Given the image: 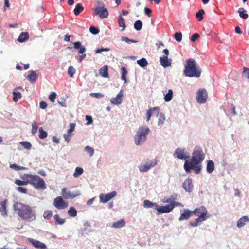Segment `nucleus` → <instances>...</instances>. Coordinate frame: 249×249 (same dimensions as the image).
<instances>
[{
	"mask_svg": "<svg viewBox=\"0 0 249 249\" xmlns=\"http://www.w3.org/2000/svg\"><path fill=\"white\" fill-rule=\"evenodd\" d=\"M205 157L202 148L196 147L192 153L191 159H188L185 161L183 166L185 171L187 173H190L193 170L196 174H199L202 168V162Z\"/></svg>",
	"mask_w": 249,
	"mask_h": 249,
	"instance_id": "f257e3e1",
	"label": "nucleus"
},
{
	"mask_svg": "<svg viewBox=\"0 0 249 249\" xmlns=\"http://www.w3.org/2000/svg\"><path fill=\"white\" fill-rule=\"evenodd\" d=\"M15 212L22 220L32 221L36 219L35 211L29 205L16 202L13 206Z\"/></svg>",
	"mask_w": 249,
	"mask_h": 249,
	"instance_id": "f03ea898",
	"label": "nucleus"
},
{
	"mask_svg": "<svg viewBox=\"0 0 249 249\" xmlns=\"http://www.w3.org/2000/svg\"><path fill=\"white\" fill-rule=\"evenodd\" d=\"M184 67V73L186 76L197 78L200 76L201 69L194 59L190 58L187 60Z\"/></svg>",
	"mask_w": 249,
	"mask_h": 249,
	"instance_id": "7ed1b4c3",
	"label": "nucleus"
},
{
	"mask_svg": "<svg viewBox=\"0 0 249 249\" xmlns=\"http://www.w3.org/2000/svg\"><path fill=\"white\" fill-rule=\"evenodd\" d=\"M28 184L32 185L37 189H45L46 188L44 180L38 175L27 174Z\"/></svg>",
	"mask_w": 249,
	"mask_h": 249,
	"instance_id": "20e7f679",
	"label": "nucleus"
},
{
	"mask_svg": "<svg viewBox=\"0 0 249 249\" xmlns=\"http://www.w3.org/2000/svg\"><path fill=\"white\" fill-rule=\"evenodd\" d=\"M150 132L149 128L145 126L139 127L134 136V142L136 145H139L146 140L147 136Z\"/></svg>",
	"mask_w": 249,
	"mask_h": 249,
	"instance_id": "39448f33",
	"label": "nucleus"
},
{
	"mask_svg": "<svg viewBox=\"0 0 249 249\" xmlns=\"http://www.w3.org/2000/svg\"><path fill=\"white\" fill-rule=\"evenodd\" d=\"M156 115L158 116V125L161 126L164 124L165 120V117L163 113H160V108L158 107H154L150 108L149 110H147L146 115V121L148 122L150 120L152 115Z\"/></svg>",
	"mask_w": 249,
	"mask_h": 249,
	"instance_id": "423d86ee",
	"label": "nucleus"
},
{
	"mask_svg": "<svg viewBox=\"0 0 249 249\" xmlns=\"http://www.w3.org/2000/svg\"><path fill=\"white\" fill-rule=\"evenodd\" d=\"M61 195L63 197L66 199H73L81 195V192L79 190H76L71 192L69 190L66 188H64L62 189Z\"/></svg>",
	"mask_w": 249,
	"mask_h": 249,
	"instance_id": "0eeeda50",
	"label": "nucleus"
},
{
	"mask_svg": "<svg viewBox=\"0 0 249 249\" xmlns=\"http://www.w3.org/2000/svg\"><path fill=\"white\" fill-rule=\"evenodd\" d=\"M145 162V164L142 163L138 167L141 172H147L157 164V160L155 159L150 160L147 159Z\"/></svg>",
	"mask_w": 249,
	"mask_h": 249,
	"instance_id": "6e6552de",
	"label": "nucleus"
},
{
	"mask_svg": "<svg viewBox=\"0 0 249 249\" xmlns=\"http://www.w3.org/2000/svg\"><path fill=\"white\" fill-rule=\"evenodd\" d=\"M101 6V7H96L94 8V15H98L100 18L102 19L107 18L108 16L107 10L105 8L103 3H102Z\"/></svg>",
	"mask_w": 249,
	"mask_h": 249,
	"instance_id": "1a4fd4ad",
	"label": "nucleus"
},
{
	"mask_svg": "<svg viewBox=\"0 0 249 249\" xmlns=\"http://www.w3.org/2000/svg\"><path fill=\"white\" fill-rule=\"evenodd\" d=\"M53 204L58 209H63L68 206V202H65L61 196L54 199Z\"/></svg>",
	"mask_w": 249,
	"mask_h": 249,
	"instance_id": "9d476101",
	"label": "nucleus"
},
{
	"mask_svg": "<svg viewBox=\"0 0 249 249\" xmlns=\"http://www.w3.org/2000/svg\"><path fill=\"white\" fill-rule=\"evenodd\" d=\"M207 92L205 89H199L196 94V99L199 103H204L207 98Z\"/></svg>",
	"mask_w": 249,
	"mask_h": 249,
	"instance_id": "9b49d317",
	"label": "nucleus"
},
{
	"mask_svg": "<svg viewBox=\"0 0 249 249\" xmlns=\"http://www.w3.org/2000/svg\"><path fill=\"white\" fill-rule=\"evenodd\" d=\"M116 195V191H112L107 194H101L99 195L100 202L101 203H105L107 202Z\"/></svg>",
	"mask_w": 249,
	"mask_h": 249,
	"instance_id": "f8f14e48",
	"label": "nucleus"
},
{
	"mask_svg": "<svg viewBox=\"0 0 249 249\" xmlns=\"http://www.w3.org/2000/svg\"><path fill=\"white\" fill-rule=\"evenodd\" d=\"M174 208V205L173 203L161 206H160L157 204L156 207H155V209L159 213H163L171 212Z\"/></svg>",
	"mask_w": 249,
	"mask_h": 249,
	"instance_id": "ddd939ff",
	"label": "nucleus"
},
{
	"mask_svg": "<svg viewBox=\"0 0 249 249\" xmlns=\"http://www.w3.org/2000/svg\"><path fill=\"white\" fill-rule=\"evenodd\" d=\"M174 156L178 159L183 160L185 161L189 159V156L185 152L184 149L177 148L174 152Z\"/></svg>",
	"mask_w": 249,
	"mask_h": 249,
	"instance_id": "4468645a",
	"label": "nucleus"
},
{
	"mask_svg": "<svg viewBox=\"0 0 249 249\" xmlns=\"http://www.w3.org/2000/svg\"><path fill=\"white\" fill-rule=\"evenodd\" d=\"M192 213H194L197 216L207 217L208 211L204 206H201L196 208L194 211H192Z\"/></svg>",
	"mask_w": 249,
	"mask_h": 249,
	"instance_id": "2eb2a0df",
	"label": "nucleus"
},
{
	"mask_svg": "<svg viewBox=\"0 0 249 249\" xmlns=\"http://www.w3.org/2000/svg\"><path fill=\"white\" fill-rule=\"evenodd\" d=\"M28 240L30 243L32 244V245L34 247H35L36 248H38L40 249H45L46 248V245L44 243H42L38 240H35L34 239L30 238H28Z\"/></svg>",
	"mask_w": 249,
	"mask_h": 249,
	"instance_id": "dca6fc26",
	"label": "nucleus"
},
{
	"mask_svg": "<svg viewBox=\"0 0 249 249\" xmlns=\"http://www.w3.org/2000/svg\"><path fill=\"white\" fill-rule=\"evenodd\" d=\"M27 174H24L20 176V178L22 180L19 179H16L15 180V183L21 187V186L26 185L28 184V178L27 177Z\"/></svg>",
	"mask_w": 249,
	"mask_h": 249,
	"instance_id": "f3484780",
	"label": "nucleus"
},
{
	"mask_svg": "<svg viewBox=\"0 0 249 249\" xmlns=\"http://www.w3.org/2000/svg\"><path fill=\"white\" fill-rule=\"evenodd\" d=\"M182 187L186 191L191 192L193 188L192 179L191 178L186 179L183 183Z\"/></svg>",
	"mask_w": 249,
	"mask_h": 249,
	"instance_id": "a211bd4d",
	"label": "nucleus"
},
{
	"mask_svg": "<svg viewBox=\"0 0 249 249\" xmlns=\"http://www.w3.org/2000/svg\"><path fill=\"white\" fill-rule=\"evenodd\" d=\"M123 97V91L121 90L116 97L113 98L110 100V102L113 105H118L122 103Z\"/></svg>",
	"mask_w": 249,
	"mask_h": 249,
	"instance_id": "6ab92c4d",
	"label": "nucleus"
},
{
	"mask_svg": "<svg viewBox=\"0 0 249 249\" xmlns=\"http://www.w3.org/2000/svg\"><path fill=\"white\" fill-rule=\"evenodd\" d=\"M160 64L163 67L166 68L171 65V60L169 59L167 56H163L160 58Z\"/></svg>",
	"mask_w": 249,
	"mask_h": 249,
	"instance_id": "aec40b11",
	"label": "nucleus"
},
{
	"mask_svg": "<svg viewBox=\"0 0 249 249\" xmlns=\"http://www.w3.org/2000/svg\"><path fill=\"white\" fill-rule=\"evenodd\" d=\"M207 219V217L198 216V217L195 219L194 221L190 222V225L191 226L193 227H197L202 222L205 221Z\"/></svg>",
	"mask_w": 249,
	"mask_h": 249,
	"instance_id": "412c9836",
	"label": "nucleus"
},
{
	"mask_svg": "<svg viewBox=\"0 0 249 249\" xmlns=\"http://www.w3.org/2000/svg\"><path fill=\"white\" fill-rule=\"evenodd\" d=\"M73 48L75 49L78 50L79 53L83 54L86 51V48L82 46L81 43L79 41L73 43Z\"/></svg>",
	"mask_w": 249,
	"mask_h": 249,
	"instance_id": "4be33fe9",
	"label": "nucleus"
},
{
	"mask_svg": "<svg viewBox=\"0 0 249 249\" xmlns=\"http://www.w3.org/2000/svg\"><path fill=\"white\" fill-rule=\"evenodd\" d=\"M192 214V211L188 209H185L184 213L181 214L179 218V220L182 221L183 220H187L190 218Z\"/></svg>",
	"mask_w": 249,
	"mask_h": 249,
	"instance_id": "5701e85b",
	"label": "nucleus"
},
{
	"mask_svg": "<svg viewBox=\"0 0 249 249\" xmlns=\"http://www.w3.org/2000/svg\"><path fill=\"white\" fill-rule=\"evenodd\" d=\"M8 200L7 199L4 200L0 202V211L1 212L2 215L3 216L7 215V207L6 205L7 203Z\"/></svg>",
	"mask_w": 249,
	"mask_h": 249,
	"instance_id": "b1692460",
	"label": "nucleus"
},
{
	"mask_svg": "<svg viewBox=\"0 0 249 249\" xmlns=\"http://www.w3.org/2000/svg\"><path fill=\"white\" fill-rule=\"evenodd\" d=\"M249 222V218L247 216H244L240 218L237 222L238 228H241L244 226L246 223Z\"/></svg>",
	"mask_w": 249,
	"mask_h": 249,
	"instance_id": "393cba45",
	"label": "nucleus"
},
{
	"mask_svg": "<svg viewBox=\"0 0 249 249\" xmlns=\"http://www.w3.org/2000/svg\"><path fill=\"white\" fill-rule=\"evenodd\" d=\"M99 74L104 78H108L109 77L107 65H104L99 69Z\"/></svg>",
	"mask_w": 249,
	"mask_h": 249,
	"instance_id": "a878e982",
	"label": "nucleus"
},
{
	"mask_svg": "<svg viewBox=\"0 0 249 249\" xmlns=\"http://www.w3.org/2000/svg\"><path fill=\"white\" fill-rule=\"evenodd\" d=\"M29 38V36L28 34V33L27 32H22L19 36H18V38L17 40L19 42H24L25 41L27 40Z\"/></svg>",
	"mask_w": 249,
	"mask_h": 249,
	"instance_id": "bb28decb",
	"label": "nucleus"
},
{
	"mask_svg": "<svg viewBox=\"0 0 249 249\" xmlns=\"http://www.w3.org/2000/svg\"><path fill=\"white\" fill-rule=\"evenodd\" d=\"M214 164L213 161L209 160L207 161V171L208 173H212L214 170Z\"/></svg>",
	"mask_w": 249,
	"mask_h": 249,
	"instance_id": "cd10ccee",
	"label": "nucleus"
},
{
	"mask_svg": "<svg viewBox=\"0 0 249 249\" xmlns=\"http://www.w3.org/2000/svg\"><path fill=\"white\" fill-rule=\"evenodd\" d=\"M125 225V221L124 219H122L116 222L113 223L112 227L114 228H121L124 226Z\"/></svg>",
	"mask_w": 249,
	"mask_h": 249,
	"instance_id": "c85d7f7f",
	"label": "nucleus"
},
{
	"mask_svg": "<svg viewBox=\"0 0 249 249\" xmlns=\"http://www.w3.org/2000/svg\"><path fill=\"white\" fill-rule=\"evenodd\" d=\"M30 74L27 76V79L31 82H35L37 78V75L33 71H29Z\"/></svg>",
	"mask_w": 249,
	"mask_h": 249,
	"instance_id": "c756f323",
	"label": "nucleus"
},
{
	"mask_svg": "<svg viewBox=\"0 0 249 249\" xmlns=\"http://www.w3.org/2000/svg\"><path fill=\"white\" fill-rule=\"evenodd\" d=\"M84 10V7L80 3H77L74 9V13L75 15H78Z\"/></svg>",
	"mask_w": 249,
	"mask_h": 249,
	"instance_id": "7c9ffc66",
	"label": "nucleus"
},
{
	"mask_svg": "<svg viewBox=\"0 0 249 249\" xmlns=\"http://www.w3.org/2000/svg\"><path fill=\"white\" fill-rule=\"evenodd\" d=\"M53 218L55 220V224L56 225H62L66 221L65 219L60 218L58 214L54 215L53 216Z\"/></svg>",
	"mask_w": 249,
	"mask_h": 249,
	"instance_id": "2f4dec72",
	"label": "nucleus"
},
{
	"mask_svg": "<svg viewBox=\"0 0 249 249\" xmlns=\"http://www.w3.org/2000/svg\"><path fill=\"white\" fill-rule=\"evenodd\" d=\"M238 12L240 17L242 18L246 19L248 18V15L246 13V11L243 8H239Z\"/></svg>",
	"mask_w": 249,
	"mask_h": 249,
	"instance_id": "473e14b6",
	"label": "nucleus"
},
{
	"mask_svg": "<svg viewBox=\"0 0 249 249\" xmlns=\"http://www.w3.org/2000/svg\"><path fill=\"white\" fill-rule=\"evenodd\" d=\"M118 23L120 27H122V31H124L126 27L125 20L122 18L121 15L119 16Z\"/></svg>",
	"mask_w": 249,
	"mask_h": 249,
	"instance_id": "72a5a7b5",
	"label": "nucleus"
},
{
	"mask_svg": "<svg viewBox=\"0 0 249 249\" xmlns=\"http://www.w3.org/2000/svg\"><path fill=\"white\" fill-rule=\"evenodd\" d=\"M19 144L23 147L24 149L30 150L32 148V144L31 143L27 141H22L19 142Z\"/></svg>",
	"mask_w": 249,
	"mask_h": 249,
	"instance_id": "f704fd0d",
	"label": "nucleus"
},
{
	"mask_svg": "<svg viewBox=\"0 0 249 249\" xmlns=\"http://www.w3.org/2000/svg\"><path fill=\"white\" fill-rule=\"evenodd\" d=\"M68 214L70 216L75 217L77 215V212L74 207H71L68 211Z\"/></svg>",
	"mask_w": 249,
	"mask_h": 249,
	"instance_id": "c9c22d12",
	"label": "nucleus"
},
{
	"mask_svg": "<svg viewBox=\"0 0 249 249\" xmlns=\"http://www.w3.org/2000/svg\"><path fill=\"white\" fill-rule=\"evenodd\" d=\"M121 73H122L121 79L122 80L124 81V82L125 83L126 82V75L127 73V70L125 68V67H122L121 68Z\"/></svg>",
	"mask_w": 249,
	"mask_h": 249,
	"instance_id": "e433bc0d",
	"label": "nucleus"
},
{
	"mask_svg": "<svg viewBox=\"0 0 249 249\" xmlns=\"http://www.w3.org/2000/svg\"><path fill=\"white\" fill-rule=\"evenodd\" d=\"M156 205H157L156 203H154L148 200H144L143 202V206L145 208H152L153 206L156 207Z\"/></svg>",
	"mask_w": 249,
	"mask_h": 249,
	"instance_id": "4c0bfd02",
	"label": "nucleus"
},
{
	"mask_svg": "<svg viewBox=\"0 0 249 249\" xmlns=\"http://www.w3.org/2000/svg\"><path fill=\"white\" fill-rule=\"evenodd\" d=\"M137 63L140 66L142 67H144L148 65L147 61L144 58H142L140 60H137Z\"/></svg>",
	"mask_w": 249,
	"mask_h": 249,
	"instance_id": "58836bf2",
	"label": "nucleus"
},
{
	"mask_svg": "<svg viewBox=\"0 0 249 249\" xmlns=\"http://www.w3.org/2000/svg\"><path fill=\"white\" fill-rule=\"evenodd\" d=\"M205 12L203 9L199 10V11L196 15V18L198 19V21H201L203 19V14Z\"/></svg>",
	"mask_w": 249,
	"mask_h": 249,
	"instance_id": "ea45409f",
	"label": "nucleus"
},
{
	"mask_svg": "<svg viewBox=\"0 0 249 249\" xmlns=\"http://www.w3.org/2000/svg\"><path fill=\"white\" fill-rule=\"evenodd\" d=\"M39 137L41 139H44L47 137V132L44 131L42 127L39 128Z\"/></svg>",
	"mask_w": 249,
	"mask_h": 249,
	"instance_id": "a19ab883",
	"label": "nucleus"
},
{
	"mask_svg": "<svg viewBox=\"0 0 249 249\" xmlns=\"http://www.w3.org/2000/svg\"><path fill=\"white\" fill-rule=\"evenodd\" d=\"M173 98V91L171 89L168 90V93H167L164 96V100L166 102H169L172 100Z\"/></svg>",
	"mask_w": 249,
	"mask_h": 249,
	"instance_id": "79ce46f5",
	"label": "nucleus"
},
{
	"mask_svg": "<svg viewBox=\"0 0 249 249\" xmlns=\"http://www.w3.org/2000/svg\"><path fill=\"white\" fill-rule=\"evenodd\" d=\"M53 215L52 211L51 210L45 211L43 213V217L46 219H50Z\"/></svg>",
	"mask_w": 249,
	"mask_h": 249,
	"instance_id": "37998d69",
	"label": "nucleus"
},
{
	"mask_svg": "<svg viewBox=\"0 0 249 249\" xmlns=\"http://www.w3.org/2000/svg\"><path fill=\"white\" fill-rule=\"evenodd\" d=\"M134 26L135 29L136 30L139 31L142 28V23L141 20H138L135 22Z\"/></svg>",
	"mask_w": 249,
	"mask_h": 249,
	"instance_id": "c03bdc74",
	"label": "nucleus"
},
{
	"mask_svg": "<svg viewBox=\"0 0 249 249\" xmlns=\"http://www.w3.org/2000/svg\"><path fill=\"white\" fill-rule=\"evenodd\" d=\"M85 150L89 154L90 157H92L94 153V149L89 146H87L85 148Z\"/></svg>",
	"mask_w": 249,
	"mask_h": 249,
	"instance_id": "a18cd8bd",
	"label": "nucleus"
},
{
	"mask_svg": "<svg viewBox=\"0 0 249 249\" xmlns=\"http://www.w3.org/2000/svg\"><path fill=\"white\" fill-rule=\"evenodd\" d=\"M83 173V169L81 167L76 168L73 176L75 177H78Z\"/></svg>",
	"mask_w": 249,
	"mask_h": 249,
	"instance_id": "49530a36",
	"label": "nucleus"
},
{
	"mask_svg": "<svg viewBox=\"0 0 249 249\" xmlns=\"http://www.w3.org/2000/svg\"><path fill=\"white\" fill-rule=\"evenodd\" d=\"M10 167L17 171L25 170L26 169L25 167L18 166L16 164H10Z\"/></svg>",
	"mask_w": 249,
	"mask_h": 249,
	"instance_id": "de8ad7c7",
	"label": "nucleus"
},
{
	"mask_svg": "<svg viewBox=\"0 0 249 249\" xmlns=\"http://www.w3.org/2000/svg\"><path fill=\"white\" fill-rule=\"evenodd\" d=\"M121 40L122 41H124L127 43H136L138 42L137 40L130 39L128 38V37H125V36H122Z\"/></svg>",
	"mask_w": 249,
	"mask_h": 249,
	"instance_id": "09e8293b",
	"label": "nucleus"
},
{
	"mask_svg": "<svg viewBox=\"0 0 249 249\" xmlns=\"http://www.w3.org/2000/svg\"><path fill=\"white\" fill-rule=\"evenodd\" d=\"M68 72L70 77H72L75 73V69L73 68V66H70L69 67Z\"/></svg>",
	"mask_w": 249,
	"mask_h": 249,
	"instance_id": "8fccbe9b",
	"label": "nucleus"
},
{
	"mask_svg": "<svg viewBox=\"0 0 249 249\" xmlns=\"http://www.w3.org/2000/svg\"><path fill=\"white\" fill-rule=\"evenodd\" d=\"M38 129V127L37 126V124L35 121H33L32 124V133L33 135L36 134L37 132Z\"/></svg>",
	"mask_w": 249,
	"mask_h": 249,
	"instance_id": "3c124183",
	"label": "nucleus"
},
{
	"mask_svg": "<svg viewBox=\"0 0 249 249\" xmlns=\"http://www.w3.org/2000/svg\"><path fill=\"white\" fill-rule=\"evenodd\" d=\"M182 33L181 32H176L175 34L174 37L177 41L180 42L182 40Z\"/></svg>",
	"mask_w": 249,
	"mask_h": 249,
	"instance_id": "603ef678",
	"label": "nucleus"
},
{
	"mask_svg": "<svg viewBox=\"0 0 249 249\" xmlns=\"http://www.w3.org/2000/svg\"><path fill=\"white\" fill-rule=\"evenodd\" d=\"M21 98V94L20 92H13V99L14 101L17 102V101H18V99H20Z\"/></svg>",
	"mask_w": 249,
	"mask_h": 249,
	"instance_id": "864d4df0",
	"label": "nucleus"
},
{
	"mask_svg": "<svg viewBox=\"0 0 249 249\" xmlns=\"http://www.w3.org/2000/svg\"><path fill=\"white\" fill-rule=\"evenodd\" d=\"M90 95L98 99L102 98L104 97V95L100 93H91L90 94Z\"/></svg>",
	"mask_w": 249,
	"mask_h": 249,
	"instance_id": "5fc2aeb1",
	"label": "nucleus"
},
{
	"mask_svg": "<svg viewBox=\"0 0 249 249\" xmlns=\"http://www.w3.org/2000/svg\"><path fill=\"white\" fill-rule=\"evenodd\" d=\"M16 190L18 191V192L23 193V194H26L27 193V189L25 188L22 187H17L16 188Z\"/></svg>",
	"mask_w": 249,
	"mask_h": 249,
	"instance_id": "6e6d98bb",
	"label": "nucleus"
},
{
	"mask_svg": "<svg viewBox=\"0 0 249 249\" xmlns=\"http://www.w3.org/2000/svg\"><path fill=\"white\" fill-rule=\"evenodd\" d=\"M90 32L94 35L97 34L99 32V30L94 26H91L89 28Z\"/></svg>",
	"mask_w": 249,
	"mask_h": 249,
	"instance_id": "4d7b16f0",
	"label": "nucleus"
},
{
	"mask_svg": "<svg viewBox=\"0 0 249 249\" xmlns=\"http://www.w3.org/2000/svg\"><path fill=\"white\" fill-rule=\"evenodd\" d=\"M56 94L55 92H52L49 96V100L52 102V103H53L55 101V99L56 98Z\"/></svg>",
	"mask_w": 249,
	"mask_h": 249,
	"instance_id": "13d9d810",
	"label": "nucleus"
},
{
	"mask_svg": "<svg viewBox=\"0 0 249 249\" xmlns=\"http://www.w3.org/2000/svg\"><path fill=\"white\" fill-rule=\"evenodd\" d=\"M243 74L246 78L249 79V68L244 67Z\"/></svg>",
	"mask_w": 249,
	"mask_h": 249,
	"instance_id": "bf43d9fd",
	"label": "nucleus"
},
{
	"mask_svg": "<svg viewBox=\"0 0 249 249\" xmlns=\"http://www.w3.org/2000/svg\"><path fill=\"white\" fill-rule=\"evenodd\" d=\"M75 126V124L74 123H71L70 124V128L68 130V134H70L72 132L74 131V128Z\"/></svg>",
	"mask_w": 249,
	"mask_h": 249,
	"instance_id": "052dcab7",
	"label": "nucleus"
},
{
	"mask_svg": "<svg viewBox=\"0 0 249 249\" xmlns=\"http://www.w3.org/2000/svg\"><path fill=\"white\" fill-rule=\"evenodd\" d=\"M200 37V35L198 33L194 34L191 38V40L192 42H195L196 40L198 39Z\"/></svg>",
	"mask_w": 249,
	"mask_h": 249,
	"instance_id": "680f3d73",
	"label": "nucleus"
},
{
	"mask_svg": "<svg viewBox=\"0 0 249 249\" xmlns=\"http://www.w3.org/2000/svg\"><path fill=\"white\" fill-rule=\"evenodd\" d=\"M166 202L173 203L174 205V207L175 206H182V204L178 202H175L174 200H171V199H168L167 200L165 201Z\"/></svg>",
	"mask_w": 249,
	"mask_h": 249,
	"instance_id": "e2e57ef3",
	"label": "nucleus"
},
{
	"mask_svg": "<svg viewBox=\"0 0 249 249\" xmlns=\"http://www.w3.org/2000/svg\"><path fill=\"white\" fill-rule=\"evenodd\" d=\"M47 107V104L45 101H42L39 103V107L41 109H45Z\"/></svg>",
	"mask_w": 249,
	"mask_h": 249,
	"instance_id": "0e129e2a",
	"label": "nucleus"
},
{
	"mask_svg": "<svg viewBox=\"0 0 249 249\" xmlns=\"http://www.w3.org/2000/svg\"><path fill=\"white\" fill-rule=\"evenodd\" d=\"M109 50H110L109 48H99V49H97L95 51V53H102L103 51L107 52V51H109Z\"/></svg>",
	"mask_w": 249,
	"mask_h": 249,
	"instance_id": "69168bd1",
	"label": "nucleus"
},
{
	"mask_svg": "<svg viewBox=\"0 0 249 249\" xmlns=\"http://www.w3.org/2000/svg\"><path fill=\"white\" fill-rule=\"evenodd\" d=\"M86 119L87 121V122L86 123L87 125L90 124L93 121L92 118L91 116L86 115Z\"/></svg>",
	"mask_w": 249,
	"mask_h": 249,
	"instance_id": "338daca9",
	"label": "nucleus"
},
{
	"mask_svg": "<svg viewBox=\"0 0 249 249\" xmlns=\"http://www.w3.org/2000/svg\"><path fill=\"white\" fill-rule=\"evenodd\" d=\"M144 12L145 14H146L148 17H150L151 14L152 13V10L149 8H145Z\"/></svg>",
	"mask_w": 249,
	"mask_h": 249,
	"instance_id": "774afa93",
	"label": "nucleus"
}]
</instances>
